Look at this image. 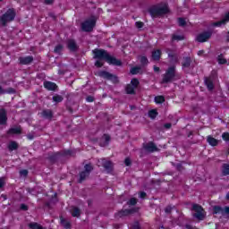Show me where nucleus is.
Segmentation results:
<instances>
[{"label": "nucleus", "mask_w": 229, "mask_h": 229, "mask_svg": "<svg viewBox=\"0 0 229 229\" xmlns=\"http://www.w3.org/2000/svg\"><path fill=\"white\" fill-rule=\"evenodd\" d=\"M94 58L98 60H105L106 64L109 65H115L116 67H121L123 65V61L112 56L105 49L96 48L93 50Z\"/></svg>", "instance_id": "obj_1"}, {"label": "nucleus", "mask_w": 229, "mask_h": 229, "mask_svg": "<svg viewBox=\"0 0 229 229\" xmlns=\"http://www.w3.org/2000/svg\"><path fill=\"white\" fill-rule=\"evenodd\" d=\"M148 12L152 19H157V17L167 15V13H171V10L169 9V4L165 3L150 6Z\"/></svg>", "instance_id": "obj_2"}, {"label": "nucleus", "mask_w": 229, "mask_h": 229, "mask_svg": "<svg viewBox=\"0 0 229 229\" xmlns=\"http://www.w3.org/2000/svg\"><path fill=\"white\" fill-rule=\"evenodd\" d=\"M16 16L17 13H15V9H8L4 14H2V16H0V27H6L8 22L15 21Z\"/></svg>", "instance_id": "obj_3"}, {"label": "nucleus", "mask_w": 229, "mask_h": 229, "mask_svg": "<svg viewBox=\"0 0 229 229\" xmlns=\"http://www.w3.org/2000/svg\"><path fill=\"white\" fill-rule=\"evenodd\" d=\"M176 80V66L172 65L168 67L163 74L162 83H171Z\"/></svg>", "instance_id": "obj_4"}, {"label": "nucleus", "mask_w": 229, "mask_h": 229, "mask_svg": "<svg viewBox=\"0 0 229 229\" xmlns=\"http://www.w3.org/2000/svg\"><path fill=\"white\" fill-rule=\"evenodd\" d=\"M96 22H98L96 16H91L89 19L84 21L81 24V28L82 31H85L86 33H90V31H93L94 28H96Z\"/></svg>", "instance_id": "obj_5"}, {"label": "nucleus", "mask_w": 229, "mask_h": 229, "mask_svg": "<svg viewBox=\"0 0 229 229\" xmlns=\"http://www.w3.org/2000/svg\"><path fill=\"white\" fill-rule=\"evenodd\" d=\"M94 171V166L92 164L89 163L84 165V171L79 173L78 183H83L90 176V173Z\"/></svg>", "instance_id": "obj_6"}, {"label": "nucleus", "mask_w": 229, "mask_h": 229, "mask_svg": "<svg viewBox=\"0 0 229 229\" xmlns=\"http://www.w3.org/2000/svg\"><path fill=\"white\" fill-rule=\"evenodd\" d=\"M191 210L195 212V214H193V217H195V219H198L199 221H203L205 219L207 212L201 205L193 204Z\"/></svg>", "instance_id": "obj_7"}, {"label": "nucleus", "mask_w": 229, "mask_h": 229, "mask_svg": "<svg viewBox=\"0 0 229 229\" xmlns=\"http://www.w3.org/2000/svg\"><path fill=\"white\" fill-rule=\"evenodd\" d=\"M140 85V81H139V79L132 78L131 80V83L127 84L125 87L126 94H129L131 96H135V94H137V92L135 91V89H138Z\"/></svg>", "instance_id": "obj_8"}, {"label": "nucleus", "mask_w": 229, "mask_h": 229, "mask_svg": "<svg viewBox=\"0 0 229 229\" xmlns=\"http://www.w3.org/2000/svg\"><path fill=\"white\" fill-rule=\"evenodd\" d=\"M213 33H214V31L210 30L203 31L202 33H199L196 37V41L199 42L200 44H203L204 42H208V40H210V38H212Z\"/></svg>", "instance_id": "obj_9"}, {"label": "nucleus", "mask_w": 229, "mask_h": 229, "mask_svg": "<svg viewBox=\"0 0 229 229\" xmlns=\"http://www.w3.org/2000/svg\"><path fill=\"white\" fill-rule=\"evenodd\" d=\"M181 67L182 71H187V69H191V67H192V57L183 56L181 62Z\"/></svg>", "instance_id": "obj_10"}, {"label": "nucleus", "mask_w": 229, "mask_h": 229, "mask_svg": "<svg viewBox=\"0 0 229 229\" xmlns=\"http://www.w3.org/2000/svg\"><path fill=\"white\" fill-rule=\"evenodd\" d=\"M138 212L137 208H132L131 209H122L115 214V217H126L131 214H136Z\"/></svg>", "instance_id": "obj_11"}, {"label": "nucleus", "mask_w": 229, "mask_h": 229, "mask_svg": "<svg viewBox=\"0 0 229 229\" xmlns=\"http://www.w3.org/2000/svg\"><path fill=\"white\" fill-rule=\"evenodd\" d=\"M100 78H104V80H109L110 81H113V83H117L118 80L117 77L106 71H102L99 72Z\"/></svg>", "instance_id": "obj_12"}, {"label": "nucleus", "mask_w": 229, "mask_h": 229, "mask_svg": "<svg viewBox=\"0 0 229 229\" xmlns=\"http://www.w3.org/2000/svg\"><path fill=\"white\" fill-rule=\"evenodd\" d=\"M33 55L20 56L18 58L20 65H30V64H33Z\"/></svg>", "instance_id": "obj_13"}, {"label": "nucleus", "mask_w": 229, "mask_h": 229, "mask_svg": "<svg viewBox=\"0 0 229 229\" xmlns=\"http://www.w3.org/2000/svg\"><path fill=\"white\" fill-rule=\"evenodd\" d=\"M102 167L106 171V173H112L114 171V163L110 160H106V158L101 159Z\"/></svg>", "instance_id": "obj_14"}, {"label": "nucleus", "mask_w": 229, "mask_h": 229, "mask_svg": "<svg viewBox=\"0 0 229 229\" xmlns=\"http://www.w3.org/2000/svg\"><path fill=\"white\" fill-rule=\"evenodd\" d=\"M43 86L47 90H49L52 92H55V90H57L58 89V85H56V83L49 81H45L43 83Z\"/></svg>", "instance_id": "obj_15"}, {"label": "nucleus", "mask_w": 229, "mask_h": 229, "mask_svg": "<svg viewBox=\"0 0 229 229\" xmlns=\"http://www.w3.org/2000/svg\"><path fill=\"white\" fill-rule=\"evenodd\" d=\"M67 48L69 49V51H72V53H76V51H78V49H79L76 40L68 39L67 40Z\"/></svg>", "instance_id": "obj_16"}, {"label": "nucleus", "mask_w": 229, "mask_h": 229, "mask_svg": "<svg viewBox=\"0 0 229 229\" xmlns=\"http://www.w3.org/2000/svg\"><path fill=\"white\" fill-rule=\"evenodd\" d=\"M6 123H8V116L6 114V109L1 108L0 109V124L2 126H4V124H6Z\"/></svg>", "instance_id": "obj_17"}, {"label": "nucleus", "mask_w": 229, "mask_h": 229, "mask_svg": "<svg viewBox=\"0 0 229 229\" xmlns=\"http://www.w3.org/2000/svg\"><path fill=\"white\" fill-rule=\"evenodd\" d=\"M144 149H146V151H148L149 153H155V151H158V148L153 143V141L146 144L144 146Z\"/></svg>", "instance_id": "obj_18"}, {"label": "nucleus", "mask_w": 229, "mask_h": 229, "mask_svg": "<svg viewBox=\"0 0 229 229\" xmlns=\"http://www.w3.org/2000/svg\"><path fill=\"white\" fill-rule=\"evenodd\" d=\"M102 140H104V141H100L99 146L101 148H105L108 146V144H110V140H112V138L108 134L105 133L102 136Z\"/></svg>", "instance_id": "obj_19"}, {"label": "nucleus", "mask_w": 229, "mask_h": 229, "mask_svg": "<svg viewBox=\"0 0 229 229\" xmlns=\"http://www.w3.org/2000/svg\"><path fill=\"white\" fill-rule=\"evenodd\" d=\"M62 157V153L60 152H55L51 155L48 156V160L51 164H56V161L58 160V158Z\"/></svg>", "instance_id": "obj_20"}, {"label": "nucleus", "mask_w": 229, "mask_h": 229, "mask_svg": "<svg viewBox=\"0 0 229 229\" xmlns=\"http://www.w3.org/2000/svg\"><path fill=\"white\" fill-rule=\"evenodd\" d=\"M41 115L44 119L51 121V119H53V111L51 109H44L41 112Z\"/></svg>", "instance_id": "obj_21"}, {"label": "nucleus", "mask_w": 229, "mask_h": 229, "mask_svg": "<svg viewBox=\"0 0 229 229\" xmlns=\"http://www.w3.org/2000/svg\"><path fill=\"white\" fill-rule=\"evenodd\" d=\"M217 214H221L222 216H226L225 208H223L221 206H214L213 207V215L217 216Z\"/></svg>", "instance_id": "obj_22"}, {"label": "nucleus", "mask_w": 229, "mask_h": 229, "mask_svg": "<svg viewBox=\"0 0 229 229\" xmlns=\"http://www.w3.org/2000/svg\"><path fill=\"white\" fill-rule=\"evenodd\" d=\"M22 133V130L21 127H14V128H10L7 131V135H21Z\"/></svg>", "instance_id": "obj_23"}, {"label": "nucleus", "mask_w": 229, "mask_h": 229, "mask_svg": "<svg viewBox=\"0 0 229 229\" xmlns=\"http://www.w3.org/2000/svg\"><path fill=\"white\" fill-rule=\"evenodd\" d=\"M160 58H162V50L157 49L152 52V59L155 62H159Z\"/></svg>", "instance_id": "obj_24"}, {"label": "nucleus", "mask_w": 229, "mask_h": 229, "mask_svg": "<svg viewBox=\"0 0 229 229\" xmlns=\"http://www.w3.org/2000/svg\"><path fill=\"white\" fill-rule=\"evenodd\" d=\"M204 83L208 88V90H214V81H212V79H210L209 77H206L204 80Z\"/></svg>", "instance_id": "obj_25"}, {"label": "nucleus", "mask_w": 229, "mask_h": 229, "mask_svg": "<svg viewBox=\"0 0 229 229\" xmlns=\"http://www.w3.org/2000/svg\"><path fill=\"white\" fill-rule=\"evenodd\" d=\"M207 142L209 144V146H212L215 148L219 144V140H217L216 138L212 137L211 135L207 137Z\"/></svg>", "instance_id": "obj_26"}, {"label": "nucleus", "mask_w": 229, "mask_h": 229, "mask_svg": "<svg viewBox=\"0 0 229 229\" xmlns=\"http://www.w3.org/2000/svg\"><path fill=\"white\" fill-rule=\"evenodd\" d=\"M71 214L72 217H80L81 216V209L78 207H72Z\"/></svg>", "instance_id": "obj_27"}, {"label": "nucleus", "mask_w": 229, "mask_h": 229, "mask_svg": "<svg viewBox=\"0 0 229 229\" xmlns=\"http://www.w3.org/2000/svg\"><path fill=\"white\" fill-rule=\"evenodd\" d=\"M182 40H185V36L172 34V38H171L172 42H180Z\"/></svg>", "instance_id": "obj_28"}, {"label": "nucleus", "mask_w": 229, "mask_h": 229, "mask_svg": "<svg viewBox=\"0 0 229 229\" xmlns=\"http://www.w3.org/2000/svg\"><path fill=\"white\" fill-rule=\"evenodd\" d=\"M9 151H15L16 149H19V143L16 141H11L7 146Z\"/></svg>", "instance_id": "obj_29"}, {"label": "nucleus", "mask_w": 229, "mask_h": 229, "mask_svg": "<svg viewBox=\"0 0 229 229\" xmlns=\"http://www.w3.org/2000/svg\"><path fill=\"white\" fill-rule=\"evenodd\" d=\"M154 101L156 105H162V103H165V97L162 95L156 96Z\"/></svg>", "instance_id": "obj_30"}, {"label": "nucleus", "mask_w": 229, "mask_h": 229, "mask_svg": "<svg viewBox=\"0 0 229 229\" xmlns=\"http://www.w3.org/2000/svg\"><path fill=\"white\" fill-rule=\"evenodd\" d=\"M28 226L30 229H44V227L37 222H31L28 225Z\"/></svg>", "instance_id": "obj_31"}, {"label": "nucleus", "mask_w": 229, "mask_h": 229, "mask_svg": "<svg viewBox=\"0 0 229 229\" xmlns=\"http://www.w3.org/2000/svg\"><path fill=\"white\" fill-rule=\"evenodd\" d=\"M222 174H223V176H228L229 175V165L228 164H223V165H222Z\"/></svg>", "instance_id": "obj_32"}, {"label": "nucleus", "mask_w": 229, "mask_h": 229, "mask_svg": "<svg viewBox=\"0 0 229 229\" xmlns=\"http://www.w3.org/2000/svg\"><path fill=\"white\" fill-rule=\"evenodd\" d=\"M225 24H226V21H225V18H223L221 21L213 22L212 26L215 28H221V26H225Z\"/></svg>", "instance_id": "obj_33"}, {"label": "nucleus", "mask_w": 229, "mask_h": 229, "mask_svg": "<svg viewBox=\"0 0 229 229\" xmlns=\"http://www.w3.org/2000/svg\"><path fill=\"white\" fill-rule=\"evenodd\" d=\"M52 101L54 103H62V101H64V97H62L61 95L56 94V95L53 96Z\"/></svg>", "instance_id": "obj_34"}, {"label": "nucleus", "mask_w": 229, "mask_h": 229, "mask_svg": "<svg viewBox=\"0 0 229 229\" xmlns=\"http://www.w3.org/2000/svg\"><path fill=\"white\" fill-rule=\"evenodd\" d=\"M61 225L64 226L65 229H71V222L65 220V218L61 219Z\"/></svg>", "instance_id": "obj_35"}, {"label": "nucleus", "mask_w": 229, "mask_h": 229, "mask_svg": "<svg viewBox=\"0 0 229 229\" xmlns=\"http://www.w3.org/2000/svg\"><path fill=\"white\" fill-rule=\"evenodd\" d=\"M142 68L140 66H134L131 69L130 72L132 75L139 74Z\"/></svg>", "instance_id": "obj_36"}, {"label": "nucleus", "mask_w": 229, "mask_h": 229, "mask_svg": "<svg viewBox=\"0 0 229 229\" xmlns=\"http://www.w3.org/2000/svg\"><path fill=\"white\" fill-rule=\"evenodd\" d=\"M157 115H158V111H157V109L148 111V117H150V119H157Z\"/></svg>", "instance_id": "obj_37"}, {"label": "nucleus", "mask_w": 229, "mask_h": 229, "mask_svg": "<svg viewBox=\"0 0 229 229\" xmlns=\"http://www.w3.org/2000/svg\"><path fill=\"white\" fill-rule=\"evenodd\" d=\"M217 62H218L219 65H225V64H227L228 61H226L225 58H223V54H220L217 56Z\"/></svg>", "instance_id": "obj_38"}, {"label": "nucleus", "mask_w": 229, "mask_h": 229, "mask_svg": "<svg viewBox=\"0 0 229 229\" xmlns=\"http://www.w3.org/2000/svg\"><path fill=\"white\" fill-rule=\"evenodd\" d=\"M64 51V45L59 44L55 47L54 53H56L57 55H60Z\"/></svg>", "instance_id": "obj_39"}, {"label": "nucleus", "mask_w": 229, "mask_h": 229, "mask_svg": "<svg viewBox=\"0 0 229 229\" xmlns=\"http://www.w3.org/2000/svg\"><path fill=\"white\" fill-rule=\"evenodd\" d=\"M178 24L179 26H181L182 28L187 26V21H185V18H178Z\"/></svg>", "instance_id": "obj_40"}, {"label": "nucleus", "mask_w": 229, "mask_h": 229, "mask_svg": "<svg viewBox=\"0 0 229 229\" xmlns=\"http://www.w3.org/2000/svg\"><path fill=\"white\" fill-rule=\"evenodd\" d=\"M140 64H141V65H148V64H149V61L148 60V57L141 56Z\"/></svg>", "instance_id": "obj_41"}, {"label": "nucleus", "mask_w": 229, "mask_h": 229, "mask_svg": "<svg viewBox=\"0 0 229 229\" xmlns=\"http://www.w3.org/2000/svg\"><path fill=\"white\" fill-rule=\"evenodd\" d=\"M168 58H171V60H174V62H178V57L174 53H168Z\"/></svg>", "instance_id": "obj_42"}, {"label": "nucleus", "mask_w": 229, "mask_h": 229, "mask_svg": "<svg viewBox=\"0 0 229 229\" xmlns=\"http://www.w3.org/2000/svg\"><path fill=\"white\" fill-rule=\"evenodd\" d=\"M222 139L223 140H225V142H229V132H224L222 134Z\"/></svg>", "instance_id": "obj_43"}, {"label": "nucleus", "mask_w": 229, "mask_h": 229, "mask_svg": "<svg viewBox=\"0 0 229 229\" xmlns=\"http://www.w3.org/2000/svg\"><path fill=\"white\" fill-rule=\"evenodd\" d=\"M127 205H131L132 207H134V205H137V199L131 198V199L127 202Z\"/></svg>", "instance_id": "obj_44"}, {"label": "nucleus", "mask_w": 229, "mask_h": 229, "mask_svg": "<svg viewBox=\"0 0 229 229\" xmlns=\"http://www.w3.org/2000/svg\"><path fill=\"white\" fill-rule=\"evenodd\" d=\"M135 26H136V28H138V30H140L142 28H144V22H142V21H136L135 22Z\"/></svg>", "instance_id": "obj_45"}, {"label": "nucleus", "mask_w": 229, "mask_h": 229, "mask_svg": "<svg viewBox=\"0 0 229 229\" xmlns=\"http://www.w3.org/2000/svg\"><path fill=\"white\" fill-rule=\"evenodd\" d=\"M29 208H30L28 207V205H26V204H24V203H22V204L20 205V209H21V210H23L24 212L28 211Z\"/></svg>", "instance_id": "obj_46"}, {"label": "nucleus", "mask_w": 229, "mask_h": 229, "mask_svg": "<svg viewBox=\"0 0 229 229\" xmlns=\"http://www.w3.org/2000/svg\"><path fill=\"white\" fill-rule=\"evenodd\" d=\"M5 94H15V89L13 88H8L7 89H4Z\"/></svg>", "instance_id": "obj_47"}, {"label": "nucleus", "mask_w": 229, "mask_h": 229, "mask_svg": "<svg viewBox=\"0 0 229 229\" xmlns=\"http://www.w3.org/2000/svg\"><path fill=\"white\" fill-rule=\"evenodd\" d=\"M124 165H126V167H130V165H131V159H130V157H126L124 159Z\"/></svg>", "instance_id": "obj_48"}, {"label": "nucleus", "mask_w": 229, "mask_h": 229, "mask_svg": "<svg viewBox=\"0 0 229 229\" xmlns=\"http://www.w3.org/2000/svg\"><path fill=\"white\" fill-rule=\"evenodd\" d=\"M28 170H26V169H23V170H21L20 171V174L21 175V176H24L25 178H26V176H28Z\"/></svg>", "instance_id": "obj_49"}, {"label": "nucleus", "mask_w": 229, "mask_h": 229, "mask_svg": "<svg viewBox=\"0 0 229 229\" xmlns=\"http://www.w3.org/2000/svg\"><path fill=\"white\" fill-rule=\"evenodd\" d=\"M86 101H87L88 103H94V97H93V96H88V97L86 98Z\"/></svg>", "instance_id": "obj_50"}, {"label": "nucleus", "mask_w": 229, "mask_h": 229, "mask_svg": "<svg viewBox=\"0 0 229 229\" xmlns=\"http://www.w3.org/2000/svg\"><path fill=\"white\" fill-rule=\"evenodd\" d=\"M95 65L99 69V68L103 67V63L99 60H97L95 62Z\"/></svg>", "instance_id": "obj_51"}, {"label": "nucleus", "mask_w": 229, "mask_h": 229, "mask_svg": "<svg viewBox=\"0 0 229 229\" xmlns=\"http://www.w3.org/2000/svg\"><path fill=\"white\" fill-rule=\"evenodd\" d=\"M165 212V214H171V212H173V208H171V206L166 207Z\"/></svg>", "instance_id": "obj_52"}, {"label": "nucleus", "mask_w": 229, "mask_h": 229, "mask_svg": "<svg viewBox=\"0 0 229 229\" xmlns=\"http://www.w3.org/2000/svg\"><path fill=\"white\" fill-rule=\"evenodd\" d=\"M148 196V194L146 193V191H140V198L141 199H145V198Z\"/></svg>", "instance_id": "obj_53"}, {"label": "nucleus", "mask_w": 229, "mask_h": 229, "mask_svg": "<svg viewBox=\"0 0 229 229\" xmlns=\"http://www.w3.org/2000/svg\"><path fill=\"white\" fill-rule=\"evenodd\" d=\"M4 185H5L4 179L3 177H0V189H3Z\"/></svg>", "instance_id": "obj_54"}, {"label": "nucleus", "mask_w": 229, "mask_h": 229, "mask_svg": "<svg viewBox=\"0 0 229 229\" xmlns=\"http://www.w3.org/2000/svg\"><path fill=\"white\" fill-rule=\"evenodd\" d=\"M224 20L225 21V23L229 22V12L225 13V15L224 16Z\"/></svg>", "instance_id": "obj_55"}, {"label": "nucleus", "mask_w": 229, "mask_h": 229, "mask_svg": "<svg viewBox=\"0 0 229 229\" xmlns=\"http://www.w3.org/2000/svg\"><path fill=\"white\" fill-rule=\"evenodd\" d=\"M176 169L177 171H182L183 169V165H182V164H177Z\"/></svg>", "instance_id": "obj_56"}, {"label": "nucleus", "mask_w": 229, "mask_h": 229, "mask_svg": "<svg viewBox=\"0 0 229 229\" xmlns=\"http://www.w3.org/2000/svg\"><path fill=\"white\" fill-rule=\"evenodd\" d=\"M55 3V0H45V4H53Z\"/></svg>", "instance_id": "obj_57"}, {"label": "nucleus", "mask_w": 229, "mask_h": 229, "mask_svg": "<svg viewBox=\"0 0 229 229\" xmlns=\"http://www.w3.org/2000/svg\"><path fill=\"white\" fill-rule=\"evenodd\" d=\"M154 72H160V67L154 65Z\"/></svg>", "instance_id": "obj_58"}, {"label": "nucleus", "mask_w": 229, "mask_h": 229, "mask_svg": "<svg viewBox=\"0 0 229 229\" xmlns=\"http://www.w3.org/2000/svg\"><path fill=\"white\" fill-rule=\"evenodd\" d=\"M225 212L226 216H229V207L228 206L225 207Z\"/></svg>", "instance_id": "obj_59"}, {"label": "nucleus", "mask_w": 229, "mask_h": 229, "mask_svg": "<svg viewBox=\"0 0 229 229\" xmlns=\"http://www.w3.org/2000/svg\"><path fill=\"white\" fill-rule=\"evenodd\" d=\"M172 124L171 123H165L164 127L166 128V130H169L171 128Z\"/></svg>", "instance_id": "obj_60"}, {"label": "nucleus", "mask_w": 229, "mask_h": 229, "mask_svg": "<svg viewBox=\"0 0 229 229\" xmlns=\"http://www.w3.org/2000/svg\"><path fill=\"white\" fill-rule=\"evenodd\" d=\"M0 94H6V91L3 89V86H0Z\"/></svg>", "instance_id": "obj_61"}, {"label": "nucleus", "mask_w": 229, "mask_h": 229, "mask_svg": "<svg viewBox=\"0 0 229 229\" xmlns=\"http://www.w3.org/2000/svg\"><path fill=\"white\" fill-rule=\"evenodd\" d=\"M64 156H67V155H72V151L71 150H65L64 153Z\"/></svg>", "instance_id": "obj_62"}, {"label": "nucleus", "mask_w": 229, "mask_h": 229, "mask_svg": "<svg viewBox=\"0 0 229 229\" xmlns=\"http://www.w3.org/2000/svg\"><path fill=\"white\" fill-rule=\"evenodd\" d=\"M203 53H205L204 50H199V51L198 52V55H199V56H201V55H203Z\"/></svg>", "instance_id": "obj_63"}, {"label": "nucleus", "mask_w": 229, "mask_h": 229, "mask_svg": "<svg viewBox=\"0 0 229 229\" xmlns=\"http://www.w3.org/2000/svg\"><path fill=\"white\" fill-rule=\"evenodd\" d=\"M68 112H70V114H72L73 110L72 107H67Z\"/></svg>", "instance_id": "obj_64"}]
</instances>
